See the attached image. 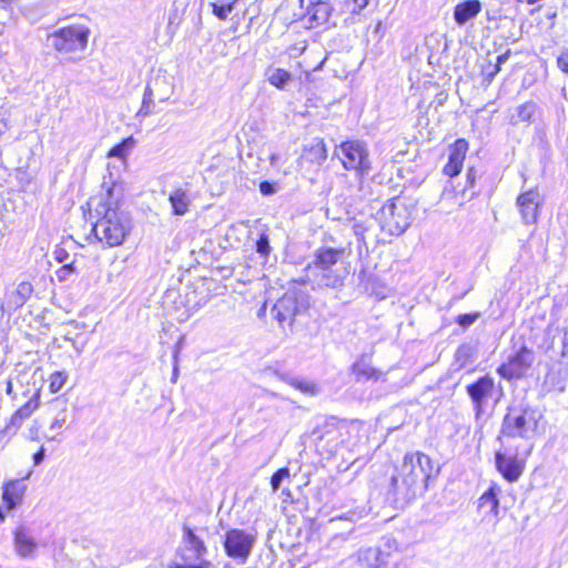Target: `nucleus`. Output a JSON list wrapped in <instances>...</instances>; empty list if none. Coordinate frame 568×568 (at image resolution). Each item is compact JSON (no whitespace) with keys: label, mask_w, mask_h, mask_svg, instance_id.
I'll return each instance as SVG.
<instances>
[{"label":"nucleus","mask_w":568,"mask_h":568,"mask_svg":"<svg viewBox=\"0 0 568 568\" xmlns=\"http://www.w3.org/2000/svg\"><path fill=\"white\" fill-rule=\"evenodd\" d=\"M268 82L277 89H284L292 80V75L284 69H274L267 77Z\"/></svg>","instance_id":"obj_32"},{"label":"nucleus","mask_w":568,"mask_h":568,"mask_svg":"<svg viewBox=\"0 0 568 568\" xmlns=\"http://www.w3.org/2000/svg\"><path fill=\"white\" fill-rule=\"evenodd\" d=\"M34 409L36 404L32 399L28 400L12 414L10 422L7 425V429H10L11 427L19 428L23 420L29 419L32 416Z\"/></svg>","instance_id":"obj_28"},{"label":"nucleus","mask_w":568,"mask_h":568,"mask_svg":"<svg viewBox=\"0 0 568 568\" xmlns=\"http://www.w3.org/2000/svg\"><path fill=\"white\" fill-rule=\"evenodd\" d=\"M14 549L21 557H29L32 555L36 547L32 534L24 526H19L13 532Z\"/></svg>","instance_id":"obj_22"},{"label":"nucleus","mask_w":568,"mask_h":568,"mask_svg":"<svg viewBox=\"0 0 568 568\" xmlns=\"http://www.w3.org/2000/svg\"><path fill=\"white\" fill-rule=\"evenodd\" d=\"M535 361V354L527 346L523 345L513 355L508 356L506 363L497 368V373L505 379H518L525 376Z\"/></svg>","instance_id":"obj_10"},{"label":"nucleus","mask_w":568,"mask_h":568,"mask_svg":"<svg viewBox=\"0 0 568 568\" xmlns=\"http://www.w3.org/2000/svg\"><path fill=\"white\" fill-rule=\"evenodd\" d=\"M351 371L357 383L376 382L383 376V372L372 366L368 358L364 355L352 365Z\"/></svg>","instance_id":"obj_20"},{"label":"nucleus","mask_w":568,"mask_h":568,"mask_svg":"<svg viewBox=\"0 0 568 568\" xmlns=\"http://www.w3.org/2000/svg\"><path fill=\"white\" fill-rule=\"evenodd\" d=\"M239 0H214L211 3L212 12L219 20H226L234 10Z\"/></svg>","instance_id":"obj_30"},{"label":"nucleus","mask_w":568,"mask_h":568,"mask_svg":"<svg viewBox=\"0 0 568 568\" xmlns=\"http://www.w3.org/2000/svg\"><path fill=\"white\" fill-rule=\"evenodd\" d=\"M327 158V151H326V148H325V144L323 142H321V146H320V159L322 161L326 160Z\"/></svg>","instance_id":"obj_47"},{"label":"nucleus","mask_w":568,"mask_h":568,"mask_svg":"<svg viewBox=\"0 0 568 568\" xmlns=\"http://www.w3.org/2000/svg\"><path fill=\"white\" fill-rule=\"evenodd\" d=\"M479 316L480 313L478 312L460 314L456 317V323L465 329L473 325Z\"/></svg>","instance_id":"obj_38"},{"label":"nucleus","mask_w":568,"mask_h":568,"mask_svg":"<svg viewBox=\"0 0 568 568\" xmlns=\"http://www.w3.org/2000/svg\"><path fill=\"white\" fill-rule=\"evenodd\" d=\"M26 491V485L22 480H10L2 487V500L7 511L13 509L22 503Z\"/></svg>","instance_id":"obj_19"},{"label":"nucleus","mask_w":568,"mask_h":568,"mask_svg":"<svg viewBox=\"0 0 568 568\" xmlns=\"http://www.w3.org/2000/svg\"><path fill=\"white\" fill-rule=\"evenodd\" d=\"M508 57H509V53L506 52L504 54H500L498 55L497 58V64L495 67V70L494 72H491L489 75H488V80L491 81V79L494 78V75L499 71V64L501 63H505L507 60H508Z\"/></svg>","instance_id":"obj_44"},{"label":"nucleus","mask_w":568,"mask_h":568,"mask_svg":"<svg viewBox=\"0 0 568 568\" xmlns=\"http://www.w3.org/2000/svg\"><path fill=\"white\" fill-rule=\"evenodd\" d=\"M478 176V171L475 168H469L466 174V186L473 189Z\"/></svg>","instance_id":"obj_41"},{"label":"nucleus","mask_w":568,"mask_h":568,"mask_svg":"<svg viewBox=\"0 0 568 568\" xmlns=\"http://www.w3.org/2000/svg\"><path fill=\"white\" fill-rule=\"evenodd\" d=\"M256 252L262 256H267L271 251L270 239L268 235L263 232L260 234L256 243H255Z\"/></svg>","instance_id":"obj_37"},{"label":"nucleus","mask_w":568,"mask_h":568,"mask_svg":"<svg viewBox=\"0 0 568 568\" xmlns=\"http://www.w3.org/2000/svg\"><path fill=\"white\" fill-rule=\"evenodd\" d=\"M344 248L320 247L314 252V260L307 265V270H324L335 267L344 255Z\"/></svg>","instance_id":"obj_18"},{"label":"nucleus","mask_w":568,"mask_h":568,"mask_svg":"<svg viewBox=\"0 0 568 568\" xmlns=\"http://www.w3.org/2000/svg\"><path fill=\"white\" fill-rule=\"evenodd\" d=\"M352 1V9L351 12L353 14H358L363 9H365L369 2V0H351Z\"/></svg>","instance_id":"obj_42"},{"label":"nucleus","mask_w":568,"mask_h":568,"mask_svg":"<svg viewBox=\"0 0 568 568\" xmlns=\"http://www.w3.org/2000/svg\"><path fill=\"white\" fill-rule=\"evenodd\" d=\"M68 374L65 372H54L49 378V389L52 394L58 393L65 384Z\"/></svg>","instance_id":"obj_35"},{"label":"nucleus","mask_w":568,"mask_h":568,"mask_svg":"<svg viewBox=\"0 0 568 568\" xmlns=\"http://www.w3.org/2000/svg\"><path fill=\"white\" fill-rule=\"evenodd\" d=\"M51 427L52 428H55V427L61 428L62 427V423L60 420L55 419Z\"/></svg>","instance_id":"obj_50"},{"label":"nucleus","mask_w":568,"mask_h":568,"mask_svg":"<svg viewBox=\"0 0 568 568\" xmlns=\"http://www.w3.org/2000/svg\"><path fill=\"white\" fill-rule=\"evenodd\" d=\"M468 151V142L465 139H457L448 149V161L445 164L443 172L454 178L462 171L466 153Z\"/></svg>","instance_id":"obj_14"},{"label":"nucleus","mask_w":568,"mask_h":568,"mask_svg":"<svg viewBox=\"0 0 568 568\" xmlns=\"http://www.w3.org/2000/svg\"><path fill=\"white\" fill-rule=\"evenodd\" d=\"M378 555H379V550L374 549V548H369V549L365 550V552L363 554L364 559H366V560H368L371 558L377 559Z\"/></svg>","instance_id":"obj_46"},{"label":"nucleus","mask_w":568,"mask_h":568,"mask_svg":"<svg viewBox=\"0 0 568 568\" xmlns=\"http://www.w3.org/2000/svg\"><path fill=\"white\" fill-rule=\"evenodd\" d=\"M165 91V87H160V92H164Z\"/></svg>","instance_id":"obj_51"},{"label":"nucleus","mask_w":568,"mask_h":568,"mask_svg":"<svg viewBox=\"0 0 568 568\" xmlns=\"http://www.w3.org/2000/svg\"><path fill=\"white\" fill-rule=\"evenodd\" d=\"M466 393L470 398L475 418L478 420L495 395V379L488 374L480 376L475 382L466 385Z\"/></svg>","instance_id":"obj_9"},{"label":"nucleus","mask_w":568,"mask_h":568,"mask_svg":"<svg viewBox=\"0 0 568 568\" xmlns=\"http://www.w3.org/2000/svg\"><path fill=\"white\" fill-rule=\"evenodd\" d=\"M182 542L185 550L192 554L190 557L184 558L185 561L194 560L201 562L205 560L204 557L207 554V547L204 540L195 534L193 528L185 524L182 527Z\"/></svg>","instance_id":"obj_15"},{"label":"nucleus","mask_w":568,"mask_h":568,"mask_svg":"<svg viewBox=\"0 0 568 568\" xmlns=\"http://www.w3.org/2000/svg\"><path fill=\"white\" fill-rule=\"evenodd\" d=\"M495 465L501 476L509 483L519 479L525 469V463L517 457V453L513 456H506L505 453L497 452L495 454Z\"/></svg>","instance_id":"obj_12"},{"label":"nucleus","mask_w":568,"mask_h":568,"mask_svg":"<svg viewBox=\"0 0 568 568\" xmlns=\"http://www.w3.org/2000/svg\"><path fill=\"white\" fill-rule=\"evenodd\" d=\"M477 347L471 343H463L458 346L454 355V365L456 369H462L476 361Z\"/></svg>","instance_id":"obj_25"},{"label":"nucleus","mask_w":568,"mask_h":568,"mask_svg":"<svg viewBox=\"0 0 568 568\" xmlns=\"http://www.w3.org/2000/svg\"><path fill=\"white\" fill-rule=\"evenodd\" d=\"M306 308V298L304 295H297L295 292H287L276 301L271 310L281 328L287 326L293 331V324L298 313Z\"/></svg>","instance_id":"obj_7"},{"label":"nucleus","mask_w":568,"mask_h":568,"mask_svg":"<svg viewBox=\"0 0 568 568\" xmlns=\"http://www.w3.org/2000/svg\"><path fill=\"white\" fill-rule=\"evenodd\" d=\"M541 417L539 410L528 405L509 407L503 418L498 440L504 444L505 439L511 438L532 439Z\"/></svg>","instance_id":"obj_3"},{"label":"nucleus","mask_w":568,"mask_h":568,"mask_svg":"<svg viewBox=\"0 0 568 568\" xmlns=\"http://www.w3.org/2000/svg\"><path fill=\"white\" fill-rule=\"evenodd\" d=\"M540 201V194L536 189L524 192L517 197V205L525 224H534L537 222Z\"/></svg>","instance_id":"obj_13"},{"label":"nucleus","mask_w":568,"mask_h":568,"mask_svg":"<svg viewBox=\"0 0 568 568\" xmlns=\"http://www.w3.org/2000/svg\"><path fill=\"white\" fill-rule=\"evenodd\" d=\"M337 425L338 422L335 417H325L312 430V436L316 442H322L324 439L329 440L337 433Z\"/></svg>","instance_id":"obj_24"},{"label":"nucleus","mask_w":568,"mask_h":568,"mask_svg":"<svg viewBox=\"0 0 568 568\" xmlns=\"http://www.w3.org/2000/svg\"><path fill=\"white\" fill-rule=\"evenodd\" d=\"M89 33V29L82 24L61 28L47 37L45 45L60 53L83 51L88 44Z\"/></svg>","instance_id":"obj_5"},{"label":"nucleus","mask_w":568,"mask_h":568,"mask_svg":"<svg viewBox=\"0 0 568 568\" xmlns=\"http://www.w3.org/2000/svg\"><path fill=\"white\" fill-rule=\"evenodd\" d=\"M558 69L568 75V49H562L557 57Z\"/></svg>","instance_id":"obj_39"},{"label":"nucleus","mask_w":568,"mask_h":568,"mask_svg":"<svg viewBox=\"0 0 568 568\" xmlns=\"http://www.w3.org/2000/svg\"><path fill=\"white\" fill-rule=\"evenodd\" d=\"M276 184L275 183H272V182H268V181H263L260 183V192L263 194V195H272L276 192Z\"/></svg>","instance_id":"obj_40"},{"label":"nucleus","mask_w":568,"mask_h":568,"mask_svg":"<svg viewBox=\"0 0 568 568\" xmlns=\"http://www.w3.org/2000/svg\"><path fill=\"white\" fill-rule=\"evenodd\" d=\"M290 476L287 467L277 469L271 477V487L273 491H277L285 478Z\"/></svg>","instance_id":"obj_36"},{"label":"nucleus","mask_w":568,"mask_h":568,"mask_svg":"<svg viewBox=\"0 0 568 568\" xmlns=\"http://www.w3.org/2000/svg\"><path fill=\"white\" fill-rule=\"evenodd\" d=\"M81 547L88 551L87 558L91 561L93 566L100 568L105 567V564L102 559V549L100 545H98L93 540L82 539Z\"/></svg>","instance_id":"obj_29"},{"label":"nucleus","mask_w":568,"mask_h":568,"mask_svg":"<svg viewBox=\"0 0 568 568\" xmlns=\"http://www.w3.org/2000/svg\"><path fill=\"white\" fill-rule=\"evenodd\" d=\"M255 540V534L232 528L224 535V551L230 558L245 562L252 552Z\"/></svg>","instance_id":"obj_8"},{"label":"nucleus","mask_w":568,"mask_h":568,"mask_svg":"<svg viewBox=\"0 0 568 568\" xmlns=\"http://www.w3.org/2000/svg\"><path fill=\"white\" fill-rule=\"evenodd\" d=\"M281 379L284 381L285 383L290 384L294 388L301 390L302 393H312V394L314 393L315 386L305 381H301L296 377H291L286 374H282Z\"/></svg>","instance_id":"obj_33"},{"label":"nucleus","mask_w":568,"mask_h":568,"mask_svg":"<svg viewBox=\"0 0 568 568\" xmlns=\"http://www.w3.org/2000/svg\"><path fill=\"white\" fill-rule=\"evenodd\" d=\"M371 568H378V566H377V565H374V566H371Z\"/></svg>","instance_id":"obj_52"},{"label":"nucleus","mask_w":568,"mask_h":568,"mask_svg":"<svg viewBox=\"0 0 568 568\" xmlns=\"http://www.w3.org/2000/svg\"><path fill=\"white\" fill-rule=\"evenodd\" d=\"M32 292L33 285L30 282L20 283L12 296L16 306H22L30 298Z\"/></svg>","instance_id":"obj_31"},{"label":"nucleus","mask_w":568,"mask_h":568,"mask_svg":"<svg viewBox=\"0 0 568 568\" xmlns=\"http://www.w3.org/2000/svg\"><path fill=\"white\" fill-rule=\"evenodd\" d=\"M169 201L172 206L173 214L184 215L189 211L191 199L184 189H176L169 195Z\"/></svg>","instance_id":"obj_27"},{"label":"nucleus","mask_w":568,"mask_h":568,"mask_svg":"<svg viewBox=\"0 0 568 568\" xmlns=\"http://www.w3.org/2000/svg\"><path fill=\"white\" fill-rule=\"evenodd\" d=\"M381 229L389 235L403 234L412 222L409 205L400 199H392L377 213Z\"/></svg>","instance_id":"obj_4"},{"label":"nucleus","mask_w":568,"mask_h":568,"mask_svg":"<svg viewBox=\"0 0 568 568\" xmlns=\"http://www.w3.org/2000/svg\"><path fill=\"white\" fill-rule=\"evenodd\" d=\"M133 145H134L133 138L132 136L126 138L121 143L114 145L109 151V156L124 158L128 154L129 150L133 148Z\"/></svg>","instance_id":"obj_34"},{"label":"nucleus","mask_w":568,"mask_h":568,"mask_svg":"<svg viewBox=\"0 0 568 568\" xmlns=\"http://www.w3.org/2000/svg\"><path fill=\"white\" fill-rule=\"evenodd\" d=\"M481 11V2L479 0H465L458 3L454 9V20L458 26L466 24Z\"/></svg>","instance_id":"obj_21"},{"label":"nucleus","mask_w":568,"mask_h":568,"mask_svg":"<svg viewBox=\"0 0 568 568\" xmlns=\"http://www.w3.org/2000/svg\"><path fill=\"white\" fill-rule=\"evenodd\" d=\"M97 212L102 214L92 229L97 240L106 247L121 245L132 230L130 214L110 203L100 204Z\"/></svg>","instance_id":"obj_2"},{"label":"nucleus","mask_w":568,"mask_h":568,"mask_svg":"<svg viewBox=\"0 0 568 568\" xmlns=\"http://www.w3.org/2000/svg\"><path fill=\"white\" fill-rule=\"evenodd\" d=\"M335 154L342 159L343 166L346 170H355L361 175L369 173L371 161L365 143L357 140L345 141L337 148Z\"/></svg>","instance_id":"obj_6"},{"label":"nucleus","mask_w":568,"mask_h":568,"mask_svg":"<svg viewBox=\"0 0 568 568\" xmlns=\"http://www.w3.org/2000/svg\"><path fill=\"white\" fill-rule=\"evenodd\" d=\"M438 473L439 468H435L428 455L422 452L406 454L397 475L392 477L394 494L408 503L423 495L428 488V483L436 478Z\"/></svg>","instance_id":"obj_1"},{"label":"nucleus","mask_w":568,"mask_h":568,"mask_svg":"<svg viewBox=\"0 0 568 568\" xmlns=\"http://www.w3.org/2000/svg\"><path fill=\"white\" fill-rule=\"evenodd\" d=\"M313 277L314 283L321 287L339 288L344 285L346 273L344 270L335 267H325L324 270H307Z\"/></svg>","instance_id":"obj_16"},{"label":"nucleus","mask_w":568,"mask_h":568,"mask_svg":"<svg viewBox=\"0 0 568 568\" xmlns=\"http://www.w3.org/2000/svg\"><path fill=\"white\" fill-rule=\"evenodd\" d=\"M332 10L333 8L328 1L311 0L308 14L312 26L317 27L326 23L331 17Z\"/></svg>","instance_id":"obj_23"},{"label":"nucleus","mask_w":568,"mask_h":568,"mask_svg":"<svg viewBox=\"0 0 568 568\" xmlns=\"http://www.w3.org/2000/svg\"><path fill=\"white\" fill-rule=\"evenodd\" d=\"M538 110L537 103L534 101H527L520 105H517L510 114V122L518 124L523 122H531Z\"/></svg>","instance_id":"obj_26"},{"label":"nucleus","mask_w":568,"mask_h":568,"mask_svg":"<svg viewBox=\"0 0 568 568\" xmlns=\"http://www.w3.org/2000/svg\"><path fill=\"white\" fill-rule=\"evenodd\" d=\"M178 377H179V368H178V365L175 363L174 367H173L172 376H171V382L172 383H176Z\"/></svg>","instance_id":"obj_48"},{"label":"nucleus","mask_w":568,"mask_h":568,"mask_svg":"<svg viewBox=\"0 0 568 568\" xmlns=\"http://www.w3.org/2000/svg\"><path fill=\"white\" fill-rule=\"evenodd\" d=\"M358 517L359 516L356 513L351 511V513H347L345 515L336 516V517L332 518V521L337 520V519H345V520L355 521V519L358 518Z\"/></svg>","instance_id":"obj_45"},{"label":"nucleus","mask_w":568,"mask_h":568,"mask_svg":"<svg viewBox=\"0 0 568 568\" xmlns=\"http://www.w3.org/2000/svg\"><path fill=\"white\" fill-rule=\"evenodd\" d=\"M211 566H212L211 561L202 560L201 562L199 561L197 565H180V564H175V565L171 566L170 568H210Z\"/></svg>","instance_id":"obj_43"},{"label":"nucleus","mask_w":568,"mask_h":568,"mask_svg":"<svg viewBox=\"0 0 568 568\" xmlns=\"http://www.w3.org/2000/svg\"><path fill=\"white\" fill-rule=\"evenodd\" d=\"M500 488L497 484H491L490 487L479 497L478 510L483 514L484 520H496L499 514V499L498 494Z\"/></svg>","instance_id":"obj_17"},{"label":"nucleus","mask_w":568,"mask_h":568,"mask_svg":"<svg viewBox=\"0 0 568 568\" xmlns=\"http://www.w3.org/2000/svg\"><path fill=\"white\" fill-rule=\"evenodd\" d=\"M172 93V85L165 75L154 77L145 87L142 105L138 116H148L153 112V99L156 97L161 102L168 101Z\"/></svg>","instance_id":"obj_11"},{"label":"nucleus","mask_w":568,"mask_h":568,"mask_svg":"<svg viewBox=\"0 0 568 568\" xmlns=\"http://www.w3.org/2000/svg\"><path fill=\"white\" fill-rule=\"evenodd\" d=\"M45 457V450L43 447H40L38 449V465H40L42 463V460L44 459Z\"/></svg>","instance_id":"obj_49"}]
</instances>
